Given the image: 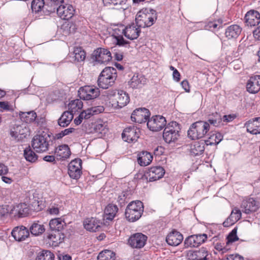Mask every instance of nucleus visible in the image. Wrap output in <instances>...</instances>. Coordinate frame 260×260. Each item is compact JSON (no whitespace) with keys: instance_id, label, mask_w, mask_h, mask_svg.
I'll return each instance as SVG.
<instances>
[{"instance_id":"25","label":"nucleus","mask_w":260,"mask_h":260,"mask_svg":"<svg viewBox=\"0 0 260 260\" xmlns=\"http://www.w3.org/2000/svg\"><path fill=\"white\" fill-rule=\"evenodd\" d=\"M101 224L99 220L93 217L86 218L83 223L85 229L90 232L99 231Z\"/></svg>"},{"instance_id":"18","label":"nucleus","mask_w":260,"mask_h":260,"mask_svg":"<svg viewBox=\"0 0 260 260\" xmlns=\"http://www.w3.org/2000/svg\"><path fill=\"white\" fill-rule=\"evenodd\" d=\"M165 170L160 166L151 167L147 173V178L152 182L161 178L165 174Z\"/></svg>"},{"instance_id":"43","label":"nucleus","mask_w":260,"mask_h":260,"mask_svg":"<svg viewBox=\"0 0 260 260\" xmlns=\"http://www.w3.org/2000/svg\"><path fill=\"white\" fill-rule=\"evenodd\" d=\"M207 122L214 126H219L223 124L221 115L217 113L213 117L209 118Z\"/></svg>"},{"instance_id":"11","label":"nucleus","mask_w":260,"mask_h":260,"mask_svg":"<svg viewBox=\"0 0 260 260\" xmlns=\"http://www.w3.org/2000/svg\"><path fill=\"white\" fill-rule=\"evenodd\" d=\"M150 115L149 111L145 108H140L134 110L131 115L132 120L139 123L148 121Z\"/></svg>"},{"instance_id":"44","label":"nucleus","mask_w":260,"mask_h":260,"mask_svg":"<svg viewBox=\"0 0 260 260\" xmlns=\"http://www.w3.org/2000/svg\"><path fill=\"white\" fill-rule=\"evenodd\" d=\"M15 210L18 213L19 216L22 217L26 216L28 214L29 209L26 204H20L17 206Z\"/></svg>"},{"instance_id":"26","label":"nucleus","mask_w":260,"mask_h":260,"mask_svg":"<svg viewBox=\"0 0 260 260\" xmlns=\"http://www.w3.org/2000/svg\"><path fill=\"white\" fill-rule=\"evenodd\" d=\"M48 242L53 246H57L58 244L63 241L64 236L59 231H53L47 237Z\"/></svg>"},{"instance_id":"38","label":"nucleus","mask_w":260,"mask_h":260,"mask_svg":"<svg viewBox=\"0 0 260 260\" xmlns=\"http://www.w3.org/2000/svg\"><path fill=\"white\" fill-rule=\"evenodd\" d=\"M29 230L32 235L39 236L43 233L45 230L43 225L34 222L30 226Z\"/></svg>"},{"instance_id":"56","label":"nucleus","mask_w":260,"mask_h":260,"mask_svg":"<svg viewBox=\"0 0 260 260\" xmlns=\"http://www.w3.org/2000/svg\"><path fill=\"white\" fill-rule=\"evenodd\" d=\"M9 212L7 206H0V218L7 215Z\"/></svg>"},{"instance_id":"22","label":"nucleus","mask_w":260,"mask_h":260,"mask_svg":"<svg viewBox=\"0 0 260 260\" xmlns=\"http://www.w3.org/2000/svg\"><path fill=\"white\" fill-rule=\"evenodd\" d=\"M183 239V236L180 233L174 231L167 236L166 242L169 245L175 246L179 245Z\"/></svg>"},{"instance_id":"30","label":"nucleus","mask_w":260,"mask_h":260,"mask_svg":"<svg viewBox=\"0 0 260 260\" xmlns=\"http://www.w3.org/2000/svg\"><path fill=\"white\" fill-rule=\"evenodd\" d=\"M153 159V156L147 151H142L138 157V164L141 166H146L149 165Z\"/></svg>"},{"instance_id":"50","label":"nucleus","mask_w":260,"mask_h":260,"mask_svg":"<svg viewBox=\"0 0 260 260\" xmlns=\"http://www.w3.org/2000/svg\"><path fill=\"white\" fill-rule=\"evenodd\" d=\"M194 235V237H196V243L198 244V246L204 243L207 238V235L205 234Z\"/></svg>"},{"instance_id":"9","label":"nucleus","mask_w":260,"mask_h":260,"mask_svg":"<svg viewBox=\"0 0 260 260\" xmlns=\"http://www.w3.org/2000/svg\"><path fill=\"white\" fill-rule=\"evenodd\" d=\"M166 124V120L162 116H152L147 121L148 128L152 131L157 132L162 129Z\"/></svg>"},{"instance_id":"40","label":"nucleus","mask_w":260,"mask_h":260,"mask_svg":"<svg viewBox=\"0 0 260 260\" xmlns=\"http://www.w3.org/2000/svg\"><path fill=\"white\" fill-rule=\"evenodd\" d=\"M21 119H23L26 123H30L34 121L37 115L34 111H29L27 112H21L19 114Z\"/></svg>"},{"instance_id":"58","label":"nucleus","mask_w":260,"mask_h":260,"mask_svg":"<svg viewBox=\"0 0 260 260\" xmlns=\"http://www.w3.org/2000/svg\"><path fill=\"white\" fill-rule=\"evenodd\" d=\"M126 200L125 193L124 192L121 193L120 195H119L117 198V202L119 203V205L121 206H122L125 204Z\"/></svg>"},{"instance_id":"64","label":"nucleus","mask_w":260,"mask_h":260,"mask_svg":"<svg viewBox=\"0 0 260 260\" xmlns=\"http://www.w3.org/2000/svg\"><path fill=\"white\" fill-rule=\"evenodd\" d=\"M253 36L256 39L260 40V26L253 31Z\"/></svg>"},{"instance_id":"19","label":"nucleus","mask_w":260,"mask_h":260,"mask_svg":"<svg viewBox=\"0 0 260 260\" xmlns=\"http://www.w3.org/2000/svg\"><path fill=\"white\" fill-rule=\"evenodd\" d=\"M244 19L247 26H255L260 22V14L256 11L250 10L246 14Z\"/></svg>"},{"instance_id":"51","label":"nucleus","mask_w":260,"mask_h":260,"mask_svg":"<svg viewBox=\"0 0 260 260\" xmlns=\"http://www.w3.org/2000/svg\"><path fill=\"white\" fill-rule=\"evenodd\" d=\"M92 115H93L92 111L90 108H88L80 113V118L84 117V119H87Z\"/></svg>"},{"instance_id":"57","label":"nucleus","mask_w":260,"mask_h":260,"mask_svg":"<svg viewBox=\"0 0 260 260\" xmlns=\"http://www.w3.org/2000/svg\"><path fill=\"white\" fill-rule=\"evenodd\" d=\"M236 118L234 114L225 115L222 118V122H229L233 121Z\"/></svg>"},{"instance_id":"37","label":"nucleus","mask_w":260,"mask_h":260,"mask_svg":"<svg viewBox=\"0 0 260 260\" xmlns=\"http://www.w3.org/2000/svg\"><path fill=\"white\" fill-rule=\"evenodd\" d=\"M83 107V103L81 100L76 99L72 101L68 105L69 112L72 113L73 114L78 111V110L81 109Z\"/></svg>"},{"instance_id":"20","label":"nucleus","mask_w":260,"mask_h":260,"mask_svg":"<svg viewBox=\"0 0 260 260\" xmlns=\"http://www.w3.org/2000/svg\"><path fill=\"white\" fill-rule=\"evenodd\" d=\"M246 88L250 93H256L260 90V75L251 77L248 80Z\"/></svg>"},{"instance_id":"54","label":"nucleus","mask_w":260,"mask_h":260,"mask_svg":"<svg viewBox=\"0 0 260 260\" xmlns=\"http://www.w3.org/2000/svg\"><path fill=\"white\" fill-rule=\"evenodd\" d=\"M116 44L120 46H124L129 44V42L125 40L122 36L117 37Z\"/></svg>"},{"instance_id":"46","label":"nucleus","mask_w":260,"mask_h":260,"mask_svg":"<svg viewBox=\"0 0 260 260\" xmlns=\"http://www.w3.org/2000/svg\"><path fill=\"white\" fill-rule=\"evenodd\" d=\"M196 237L194 235H191L188 236L185 239L184 246L186 248L187 247H196L199 246L198 244L196 243Z\"/></svg>"},{"instance_id":"2","label":"nucleus","mask_w":260,"mask_h":260,"mask_svg":"<svg viewBox=\"0 0 260 260\" xmlns=\"http://www.w3.org/2000/svg\"><path fill=\"white\" fill-rule=\"evenodd\" d=\"M111 106L115 109L121 108L126 106L129 101L128 94L123 90H109L107 93Z\"/></svg>"},{"instance_id":"3","label":"nucleus","mask_w":260,"mask_h":260,"mask_svg":"<svg viewBox=\"0 0 260 260\" xmlns=\"http://www.w3.org/2000/svg\"><path fill=\"white\" fill-rule=\"evenodd\" d=\"M210 129L208 122L199 121L191 124L188 131V136L192 140L203 138Z\"/></svg>"},{"instance_id":"10","label":"nucleus","mask_w":260,"mask_h":260,"mask_svg":"<svg viewBox=\"0 0 260 260\" xmlns=\"http://www.w3.org/2000/svg\"><path fill=\"white\" fill-rule=\"evenodd\" d=\"M82 161L80 159H75L70 162L68 167V174L71 178L77 179L81 174Z\"/></svg>"},{"instance_id":"5","label":"nucleus","mask_w":260,"mask_h":260,"mask_svg":"<svg viewBox=\"0 0 260 260\" xmlns=\"http://www.w3.org/2000/svg\"><path fill=\"white\" fill-rule=\"evenodd\" d=\"M180 128L175 121L170 122L165 128L163 138L166 142L170 143L176 141L179 137Z\"/></svg>"},{"instance_id":"16","label":"nucleus","mask_w":260,"mask_h":260,"mask_svg":"<svg viewBox=\"0 0 260 260\" xmlns=\"http://www.w3.org/2000/svg\"><path fill=\"white\" fill-rule=\"evenodd\" d=\"M94 60L101 63L109 62L112 58L111 53L108 50L100 48L95 50L93 53Z\"/></svg>"},{"instance_id":"8","label":"nucleus","mask_w":260,"mask_h":260,"mask_svg":"<svg viewBox=\"0 0 260 260\" xmlns=\"http://www.w3.org/2000/svg\"><path fill=\"white\" fill-rule=\"evenodd\" d=\"M147 240L145 235L137 233L132 235L128 239V244L133 248L140 249L144 246Z\"/></svg>"},{"instance_id":"60","label":"nucleus","mask_w":260,"mask_h":260,"mask_svg":"<svg viewBox=\"0 0 260 260\" xmlns=\"http://www.w3.org/2000/svg\"><path fill=\"white\" fill-rule=\"evenodd\" d=\"M21 128L20 126H17L16 129L14 128V131H11V135L12 137L17 138L18 137L19 134H20V129Z\"/></svg>"},{"instance_id":"6","label":"nucleus","mask_w":260,"mask_h":260,"mask_svg":"<svg viewBox=\"0 0 260 260\" xmlns=\"http://www.w3.org/2000/svg\"><path fill=\"white\" fill-rule=\"evenodd\" d=\"M48 137L43 135H37L32 139L31 146L38 153L46 151L49 147Z\"/></svg>"},{"instance_id":"49","label":"nucleus","mask_w":260,"mask_h":260,"mask_svg":"<svg viewBox=\"0 0 260 260\" xmlns=\"http://www.w3.org/2000/svg\"><path fill=\"white\" fill-rule=\"evenodd\" d=\"M238 239L237 236V229H234L227 237V244L235 242L237 241Z\"/></svg>"},{"instance_id":"14","label":"nucleus","mask_w":260,"mask_h":260,"mask_svg":"<svg viewBox=\"0 0 260 260\" xmlns=\"http://www.w3.org/2000/svg\"><path fill=\"white\" fill-rule=\"evenodd\" d=\"M140 131L135 126L125 128L122 134V139L128 143L136 141L139 137Z\"/></svg>"},{"instance_id":"53","label":"nucleus","mask_w":260,"mask_h":260,"mask_svg":"<svg viewBox=\"0 0 260 260\" xmlns=\"http://www.w3.org/2000/svg\"><path fill=\"white\" fill-rule=\"evenodd\" d=\"M11 110V107L7 102H0V112L7 111Z\"/></svg>"},{"instance_id":"55","label":"nucleus","mask_w":260,"mask_h":260,"mask_svg":"<svg viewBox=\"0 0 260 260\" xmlns=\"http://www.w3.org/2000/svg\"><path fill=\"white\" fill-rule=\"evenodd\" d=\"M208 26L210 29L215 30L219 29L221 26V25L218 22H210Z\"/></svg>"},{"instance_id":"59","label":"nucleus","mask_w":260,"mask_h":260,"mask_svg":"<svg viewBox=\"0 0 260 260\" xmlns=\"http://www.w3.org/2000/svg\"><path fill=\"white\" fill-rule=\"evenodd\" d=\"M214 248L219 251H221L222 253L226 252L227 249L221 243H216Z\"/></svg>"},{"instance_id":"32","label":"nucleus","mask_w":260,"mask_h":260,"mask_svg":"<svg viewBox=\"0 0 260 260\" xmlns=\"http://www.w3.org/2000/svg\"><path fill=\"white\" fill-rule=\"evenodd\" d=\"M118 211V207L116 205L109 204L105 208L104 211V219L112 220L116 215Z\"/></svg>"},{"instance_id":"62","label":"nucleus","mask_w":260,"mask_h":260,"mask_svg":"<svg viewBox=\"0 0 260 260\" xmlns=\"http://www.w3.org/2000/svg\"><path fill=\"white\" fill-rule=\"evenodd\" d=\"M8 171L7 167L3 164H0V175L6 174Z\"/></svg>"},{"instance_id":"12","label":"nucleus","mask_w":260,"mask_h":260,"mask_svg":"<svg viewBox=\"0 0 260 260\" xmlns=\"http://www.w3.org/2000/svg\"><path fill=\"white\" fill-rule=\"evenodd\" d=\"M75 10L70 4H62L57 9V14L58 16L64 20L71 18L75 13Z\"/></svg>"},{"instance_id":"29","label":"nucleus","mask_w":260,"mask_h":260,"mask_svg":"<svg viewBox=\"0 0 260 260\" xmlns=\"http://www.w3.org/2000/svg\"><path fill=\"white\" fill-rule=\"evenodd\" d=\"M242 29L238 25L229 26L225 30V35L229 39L237 38L241 32Z\"/></svg>"},{"instance_id":"13","label":"nucleus","mask_w":260,"mask_h":260,"mask_svg":"<svg viewBox=\"0 0 260 260\" xmlns=\"http://www.w3.org/2000/svg\"><path fill=\"white\" fill-rule=\"evenodd\" d=\"M140 32L141 28L137 25L136 23H132L126 25L122 31L124 36L131 40L137 39Z\"/></svg>"},{"instance_id":"45","label":"nucleus","mask_w":260,"mask_h":260,"mask_svg":"<svg viewBox=\"0 0 260 260\" xmlns=\"http://www.w3.org/2000/svg\"><path fill=\"white\" fill-rule=\"evenodd\" d=\"M44 6V0H33L31 3V9L35 12H40Z\"/></svg>"},{"instance_id":"42","label":"nucleus","mask_w":260,"mask_h":260,"mask_svg":"<svg viewBox=\"0 0 260 260\" xmlns=\"http://www.w3.org/2000/svg\"><path fill=\"white\" fill-rule=\"evenodd\" d=\"M73 55L75 60L77 61H83L85 58V53L80 47L75 48Z\"/></svg>"},{"instance_id":"23","label":"nucleus","mask_w":260,"mask_h":260,"mask_svg":"<svg viewBox=\"0 0 260 260\" xmlns=\"http://www.w3.org/2000/svg\"><path fill=\"white\" fill-rule=\"evenodd\" d=\"M208 255V251L205 248L199 250L189 251L187 253V256L191 260H207Z\"/></svg>"},{"instance_id":"47","label":"nucleus","mask_w":260,"mask_h":260,"mask_svg":"<svg viewBox=\"0 0 260 260\" xmlns=\"http://www.w3.org/2000/svg\"><path fill=\"white\" fill-rule=\"evenodd\" d=\"M191 153L194 155L202 154L204 151V147L199 142H196L191 148Z\"/></svg>"},{"instance_id":"21","label":"nucleus","mask_w":260,"mask_h":260,"mask_svg":"<svg viewBox=\"0 0 260 260\" xmlns=\"http://www.w3.org/2000/svg\"><path fill=\"white\" fill-rule=\"evenodd\" d=\"M244 126L247 128V132L251 134H260V117L249 120L245 123Z\"/></svg>"},{"instance_id":"7","label":"nucleus","mask_w":260,"mask_h":260,"mask_svg":"<svg viewBox=\"0 0 260 260\" xmlns=\"http://www.w3.org/2000/svg\"><path fill=\"white\" fill-rule=\"evenodd\" d=\"M78 93L81 99L88 101L96 98L100 95V91L94 86H85L80 88Z\"/></svg>"},{"instance_id":"41","label":"nucleus","mask_w":260,"mask_h":260,"mask_svg":"<svg viewBox=\"0 0 260 260\" xmlns=\"http://www.w3.org/2000/svg\"><path fill=\"white\" fill-rule=\"evenodd\" d=\"M54 254L49 250H43L37 255L36 260H53Z\"/></svg>"},{"instance_id":"52","label":"nucleus","mask_w":260,"mask_h":260,"mask_svg":"<svg viewBox=\"0 0 260 260\" xmlns=\"http://www.w3.org/2000/svg\"><path fill=\"white\" fill-rule=\"evenodd\" d=\"M90 109L92 111L93 115H96L103 112L104 111L105 108L103 106H98L91 107L90 108Z\"/></svg>"},{"instance_id":"4","label":"nucleus","mask_w":260,"mask_h":260,"mask_svg":"<svg viewBox=\"0 0 260 260\" xmlns=\"http://www.w3.org/2000/svg\"><path fill=\"white\" fill-rule=\"evenodd\" d=\"M143 212L142 202L140 201H133L128 205L125 209V217L128 221L134 222L141 217Z\"/></svg>"},{"instance_id":"17","label":"nucleus","mask_w":260,"mask_h":260,"mask_svg":"<svg viewBox=\"0 0 260 260\" xmlns=\"http://www.w3.org/2000/svg\"><path fill=\"white\" fill-rule=\"evenodd\" d=\"M12 237L17 241L25 240L29 235L28 230L24 226L15 227L12 231Z\"/></svg>"},{"instance_id":"33","label":"nucleus","mask_w":260,"mask_h":260,"mask_svg":"<svg viewBox=\"0 0 260 260\" xmlns=\"http://www.w3.org/2000/svg\"><path fill=\"white\" fill-rule=\"evenodd\" d=\"M73 119V114L68 111L64 112L61 117L58 120V124L61 127L67 126L72 119Z\"/></svg>"},{"instance_id":"48","label":"nucleus","mask_w":260,"mask_h":260,"mask_svg":"<svg viewBox=\"0 0 260 260\" xmlns=\"http://www.w3.org/2000/svg\"><path fill=\"white\" fill-rule=\"evenodd\" d=\"M151 13H148L147 12V17H148V20H147V27H150L152 26L155 21L156 20V14L155 13V11L154 10H150Z\"/></svg>"},{"instance_id":"24","label":"nucleus","mask_w":260,"mask_h":260,"mask_svg":"<svg viewBox=\"0 0 260 260\" xmlns=\"http://www.w3.org/2000/svg\"><path fill=\"white\" fill-rule=\"evenodd\" d=\"M55 154L57 160H64L69 157L71 151L69 146L64 144L56 148Z\"/></svg>"},{"instance_id":"27","label":"nucleus","mask_w":260,"mask_h":260,"mask_svg":"<svg viewBox=\"0 0 260 260\" xmlns=\"http://www.w3.org/2000/svg\"><path fill=\"white\" fill-rule=\"evenodd\" d=\"M241 217V212L240 210L238 208L233 209L231 213L230 216L227 218L226 220L223 222L224 226H229L233 225L237 221H238Z\"/></svg>"},{"instance_id":"31","label":"nucleus","mask_w":260,"mask_h":260,"mask_svg":"<svg viewBox=\"0 0 260 260\" xmlns=\"http://www.w3.org/2000/svg\"><path fill=\"white\" fill-rule=\"evenodd\" d=\"M146 79L142 75L135 74L128 83L133 88L140 87L142 85L145 84Z\"/></svg>"},{"instance_id":"1","label":"nucleus","mask_w":260,"mask_h":260,"mask_svg":"<svg viewBox=\"0 0 260 260\" xmlns=\"http://www.w3.org/2000/svg\"><path fill=\"white\" fill-rule=\"evenodd\" d=\"M116 78V70L113 67H106L99 76L98 85L100 88L107 89L113 85Z\"/></svg>"},{"instance_id":"15","label":"nucleus","mask_w":260,"mask_h":260,"mask_svg":"<svg viewBox=\"0 0 260 260\" xmlns=\"http://www.w3.org/2000/svg\"><path fill=\"white\" fill-rule=\"evenodd\" d=\"M259 207L257 201L253 198H249L244 199L241 204V208L242 211L246 214L255 212Z\"/></svg>"},{"instance_id":"34","label":"nucleus","mask_w":260,"mask_h":260,"mask_svg":"<svg viewBox=\"0 0 260 260\" xmlns=\"http://www.w3.org/2000/svg\"><path fill=\"white\" fill-rule=\"evenodd\" d=\"M65 225L64 221L60 218L52 219L49 222L50 228L53 231L60 232Z\"/></svg>"},{"instance_id":"28","label":"nucleus","mask_w":260,"mask_h":260,"mask_svg":"<svg viewBox=\"0 0 260 260\" xmlns=\"http://www.w3.org/2000/svg\"><path fill=\"white\" fill-rule=\"evenodd\" d=\"M146 10L139 11L136 17L135 21L137 25L140 28H145L147 27V12L146 13Z\"/></svg>"},{"instance_id":"39","label":"nucleus","mask_w":260,"mask_h":260,"mask_svg":"<svg viewBox=\"0 0 260 260\" xmlns=\"http://www.w3.org/2000/svg\"><path fill=\"white\" fill-rule=\"evenodd\" d=\"M24 156L27 161L31 162L36 161L38 159V156L29 146L24 150Z\"/></svg>"},{"instance_id":"61","label":"nucleus","mask_w":260,"mask_h":260,"mask_svg":"<svg viewBox=\"0 0 260 260\" xmlns=\"http://www.w3.org/2000/svg\"><path fill=\"white\" fill-rule=\"evenodd\" d=\"M48 211L52 215H57L59 213V209L55 206L50 207Z\"/></svg>"},{"instance_id":"63","label":"nucleus","mask_w":260,"mask_h":260,"mask_svg":"<svg viewBox=\"0 0 260 260\" xmlns=\"http://www.w3.org/2000/svg\"><path fill=\"white\" fill-rule=\"evenodd\" d=\"M228 260H244L243 257L239 255H230L228 257Z\"/></svg>"},{"instance_id":"36","label":"nucleus","mask_w":260,"mask_h":260,"mask_svg":"<svg viewBox=\"0 0 260 260\" xmlns=\"http://www.w3.org/2000/svg\"><path fill=\"white\" fill-rule=\"evenodd\" d=\"M98 260H117L115 253L110 250H105L101 252L98 257Z\"/></svg>"},{"instance_id":"35","label":"nucleus","mask_w":260,"mask_h":260,"mask_svg":"<svg viewBox=\"0 0 260 260\" xmlns=\"http://www.w3.org/2000/svg\"><path fill=\"white\" fill-rule=\"evenodd\" d=\"M208 135L209 137L205 140L207 145H213L218 144L222 139V136L219 133H209Z\"/></svg>"}]
</instances>
